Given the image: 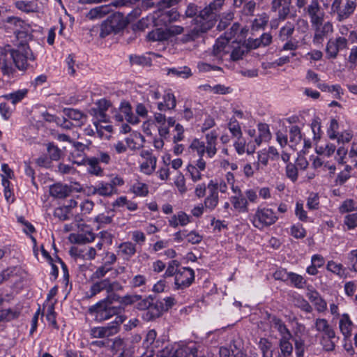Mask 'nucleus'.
Returning <instances> with one entry per match:
<instances>
[{
  "label": "nucleus",
  "mask_w": 357,
  "mask_h": 357,
  "mask_svg": "<svg viewBox=\"0 0 357 357\" xmlns=\"http://www.w3.org/2000/svg\"><path fill=\"white\" fill-rule=\"evenodd\" d=\"M225 0H214L208 6L199 11V15L195 18V26L188 33L183 36L181 40L183 43L194 41L202 33L211 29L215 22L217 11L223 5Z\"/></svg>",
  "instance_id": "1"
},
{
  "label": "nucleus",
  "mask_w": 357,
  "mask_h": 357,
  "mask_svg": "<svg viewBox=\"0 0 357 357\" xmlns=\"http://www.w3.org/2000/svg\"><path fill=\"white\" fill-rule=\"evenodd\" d=\"M2 54L6 56L9 54L13 59L15 66L20 70H25L29 66L30 61L36 59L34 54L29 46L17 45V47L13 49L10 45L5 47Z\"/></svg>",
  "instance_id": "2"
},
{
  "label": "nucleus",
  "mask_w": 357,
  "mask_h": 357,
  "mask_svg": "<svg viewBox=\"0 0 357 357\" xmlns=\"http://www.w3.org/2000/svg\"><path fill=\"white\" fill-rule=\"evenodd\" d=\"M121 312V307L112 306V302L107 298L101 300L89 308V314L99 322L107 320L114 315L119 316Z\"/></svg>",
  "instance_id": "3"
},
{
  "label": "nucleus",
  "mask_w": 357,
  "mask_h": 357,
  "mask_svg": "<svg viewBox=\"0 0 357 357\" xmlns=\"http://www.w3.org/2000/svg\"><path fill=\"white\" fill-rule=\"evenodd\" d=\"M249 220L255 227L262 229L275 223L278 217L273 209L259 207L254 214L249 216Z\"/></svg>",
  "instance_id": "4"
},
{
  "label": "nucleus",
  "mask_w": 357,
  "mask_h": 357,
  "mask_svg": "<svg viewBox=\"0 0 357 357\" xmlns=\"http://www.w3.org/2000/svg\"><path fill=\"white\" fill-rule=\"evenodd\" d=\"M356 0H334L331 12L336 15V20L342 22L348 19L355 11Z\"/></svg>",
  "instance_id": "5"
},
{
  "label": "nucleus",
  "mask_w": 357,
  "mask_h": 357,
  "mask_svg": "<svg viewBox=\"0 0 357 357\" xmlns=\"http://www.w3.org/2000/svg\"><path fill=\"white\" fill-rule=\"evenodd\" d=\"M125 319L122 316H116L115 319L102 327H93L90 329L89 333L93 338H105L116 334L120 325Z\"/></svg>",
  "instance_id": "6"
},
{
  "label": "nucleus",
  "mask_w": 357,
  "mask_h": 357,
  "mask_svg": "<svg viewBox=\"0 0 357 357\" xmlns=\"http://www.w3.org/2000/svg\"><path fill=\"white\" fill-rule=\"evenodd\" d=\"M195 280V271L190 267H181L174 278L175 290H183L189 287Z\"/></svg>",
  "instance_id": "7"
},
{
  "label": "nucleus",
  "mask_w": 357,
  "mask_h": 357,
  "mask_svg": "<svg viewBox=\"0 0 357 357\" xmlns=\"http://www.w3.org/2000/svg\"><path fill=\"white\" fill-rule=\"evenodd\" d=\"M348 40L343 36H337L330 38L326 45V56L328 59L337 58L339 52L347 49Z\"/></svg>",
  "instance_id": "8"
},
{
  "label": "nucleus",
  "mask_w": 357,
  "mask_h": 357,
  "mask_svg": "<svg viewBox=\"0 0 357 357\" xmlns=\"http://www.w3.org/2000/svg\"><path fill=\"white\" fill-rule=\"evenodd\" d=\"M304 11L308 16L311 25L318 24L320 22L324 21L326 13L318 0H312L310 4L304 8Z\"/></svg>",
  "instance_id": "9"
},
{
  "label": "nucleus",
  "mask_w": 357,
  "mask_h": 357,
  "mask_svg": "<svg viewBox=\"0 0 357 357\" xmlns=\"http://www.w3.org/2000/svg\"><path fill=\"white\" fill-rule=\"evenodd\" d=\"M314 31L312 42L314 45H321L330 34L333 32L332 22L328 21L324 23L320 22L318 24L311 25Z\"/></svg>",
  "instance_id": "10"
},
{
  "label": "nucleus",
  "mask_w": 357,
  "mask_h": 357,
  "mask_svg": "<svg viewBox=\"0 0 357 357\" xmlns=\"http://www.w3.org/2000/svg\"><path fill=\"white\" fill-rule=\"evenodd\" d=\"M117 282H111L109 278L102 279L94 282L90 288V294L89 298H91L102 291H106L107 293L112 292L119 286Z\"/></svg>",
  "instance_id": "11"
},
{
  "label": "nucleus",
  "mask_w": 357,
  "mask_h": 357,
  "mask_svg": "<svg viewBox=\"0 0 357 357\" xmlns=\"http://www.w3.org/2000/svg\"><path fill=\"white\" fill-rule=\"evenodd\" d=\"M73 162L78 165H84L86 168L87 172L91 175L100 176L103 174V169L100 167L98 160L96 159V157H82L80 160H74Z\"/></svg>",
  "instance_id": "12"
},
{
  "label": "nucleus",
  "mask_w": 357,
  "mask_h": 357,
  "mask_svg": "<svg viewBox=\"0 0 357 357\" xmlns=\"http://www.w3.org/2000/svg\"><path fill=\"white\" fill-rule=\"evenodd\" d=\"M354 326V324L349 314L343 313L340 316L338 328L344 341H347L350 339Z\"/></svg>",
  "instance_id": "13"
},
{
  "label": "nucleus",
  "mask_w": 357,
  "mask_h": 357,
  "mask_svg": "<svg viewBox=\"0 0 357 357\" xmlns=\"http://www.w3.org/2000/svg\"><path fill=\"white\" fill-rule=\"evenodd\" d=\"M140 155L144 159L140 165V171L147 175L151 174L156 167V157L148 150H142Z\"/></svg>",
  "instance_id": "14"
},
{
  "label": "nucleus",
  "mask_w": 357,
  "mask_h": 357,
  "mask_svg": "<svg viewBox=\"0 0 357 357\" xmlns=\"http://www.w3.org/2000/svg\"><path fill=\"white\" fill-rule=\"evenodd\" d=\"M91 195H98L99 196L109 197L117 194V188H114L109 182L100 181L95 186L89 188Z\"/></svg>",
  "instance_id": "15"
},
{
  "label": "nucleus",
  "mask_w": 357,
  "mask_h": 357,
  "mask_svg": "<svg viewBox=\"0 0 357 357\" xmlns=\"http://www.w3.org/2000/svg\"><path fill=\"white\" fill-rule=\"evenodd\" d=\"M230 51L231 45L229 41L227 38L220 36L214 44L212 53L217 59L222 60L223 56L229 54Z\"/></svg>",
  "instance_id": "16"
},
{
  "label": "nucleus",
  "mask_w": 357,
  "mask_h": 357,
  "mask_svg": "<svg viewBox=\"0 0 357 357\" xmlns=\"http://www.w3.org/2000/svg\"><path fill=\"white\" fill-rule=\"evenodd\" d=\"M340 340L339 336L336 335V332L326 335H321L319 337V344L322 349L326 352L333 351L335 349L336 344Z\"/></svg>",
  "instance_id": "17"
},
{
  "label": "nucleus",
  "mask_w": 357,
  "mask_h": 357,
  "mask_svg": "<svg viewBox=\"0 0 357 357\" xmlns=\"http://www.w3.org/2000/svg\"><path fill=\"white\" fill-rule=\"evenodd\" d=\"M72 192V187L60 183H54L50 187V194L56 199H64Z\"/></svg>",
  "instance_id": "18"
},
{
  "label": "nucleus",
  "mask_w": 357,
  "mask_h": 357,
  "mask_svg": "<svg viewBox=\"0 0 357 357\" xmlns=\"http://www.w3.org/2000/svg\"><path fill=\"white\" fill-rule=\"evenodd\" d=\"M162 313L163 310L162 304L160 303L158 301H156L155 302H153L152 301L147 311L142 314V317L144 320L151 321L161 317Z\"/></svg>",
  "instance_id": "19"
},
{
  "label": "nucleus",
  "mask_w": 357,
  "mask_h": 357,
  "mask_svg": "<svg viewBox=\"0 0 357 357\" xmlns=\"http://www.w3.org/2000/svg\"><path fill=\"white\" fill-rule=\"evenodd\" d=\"M208 194L204 199V205L205 209L209 212L213 211L218 204L219 195L216 188L212 184L207 185Z\"/></svg>",
  "instance_id": "20"
},
{
  "label": "nucleus",
  "mask_w": 357,
  "mask_h": 357,
  "mask_svg": "<svg viewBox=\"0 0 357 357\" xmlns=\"http://www.w3.org/2000/svg\"><path fill=\"white\" fill-rule=\"evenodd\" d=\"M136 252V245L130 241L123 242L118 246V255L126 261H129L135 255Z\"/></svg>",
  "instance_id": "21"
},
{
  "label": "nucleus",
  "mask_w": 357,
  "mask_h": 357,
  "mask_svg": "<svg viewBox=\"0 0 357 357\" xmlns=\"http://www.w3.org/2000/svg\"><path fill=\"white\" fill-rule=\"evenodd\" d=\"M258 133L255 138V146H260L261 143L268 142L271 138L269 126L266 123H259L257 125Z\"/></svg>",
  "instance_id": "22"
},
{
  "label": "nucleus",
  "mask_w": 357,
  "mask_h": 357,
  "mask_svg": "<svg viewBox=\"0 0 357 357\" xmlns=\"http://www.w3.org/2000/svg\"><path fill=\"white\" fill-rule=\"evenodd\" d=\"M314 328L317 332L321 334V335H326L335 333V331L333 326L330 324L328 321L325 318H317L314 321Z\"/></svg>",
  "instance_id": "23"
},
{
  "label": "nucleus",
  "mask_w": 357,
  "mask_h": 357,
  "mask_svg": "<svg viewBox=\"0 0 357 357\" xmlns=\"http://www.w3.org/2000/svg\"><path fill=\"white\" fill-rule=\"evenodd\" d=\"M271 324L272 326L279 333L280 335V340L291 339L292 335L282 319L276 317H273L271 320Z\"/></svg>",
  "instance_id": "24"
},
{
  "label": "nucleus",
  "mask_w": 357,
  "mask_h": 357,
  "mask_svg": "<svg viewBox=\"0 0 357 357\" xmlns=\"http://www.w3.org/2000/svg\"><path fill=\"white\" fill-rule=\"evenodd\" d=\"M120 112L124 114L126 121L131 124H137L139 123V117L135 116L129 102L122 101L119 107Z\"/></svg>",
  "instance_id": "25"
},
{
  "label": "nucleus",
  "mask_w": 357,
  "mask_h": 357,
  "mask_svg": "<svg viewBox=\"0 0 357 357\" xmlns=\"http://www.w3.org/2000/svg\"><path fill=\"white\" fill-rule=\"evenodd\" d=\"M169 226L176 228L178 226H185L190 222V216L183 211H179L169 219Z\"/></svg>",
  "instance_id": "26"
},
{
  "label": "nucleus",
  "mask_w": 357,
  "mask_h": 357,
  "mask_svg": "<svg viewBox=\"0 0 357 357\" xmlns=\"http://www.w3.org/2000/svg\"><path fill=\"white\" fill-rule=\"evenodd\" d=\"M230 201L234 208L238 212L246 213L248 211V202L243 194L231 196Z\"/></svg>",
  "instance_id": "27"
},
{
  "label": "nucleus",
  "mask_w": 357,
  "mask_h": 357,
  "mask_svg": "<svg viewBox=\"0 0 357 357\" xmlns=\"http://www.w3.org/2000/svg\"><path fill=\"white\" fill-rule=\"evenodd\" d=\"M15 7L22 12H37L38 6L36 0H17L15 2Z\"/></svg>",
  "instance_id": "28"
},
{
  "label": "nucleus",
  "mask_w": 357,
  "mask_h": 357,
  "mask_svg": "<svg viewBox=\"0 0 357 357\" xmlns=\"http://www.w3.org/2000/svg\"><path fill=\"white\" fill-rule=\"evenodd\" d=\"M107 20L114 27V33H118L123 30L127 25V22L123 15L120 13H116L109 16Z\"/></svg>",
  "instance_id": "29"
},
{
  "label": "nucleus",
  "mask_w": 357,
  "mask_h": 357,
  "mask_svg": "<svg viewBox=\"0 0 357 357\" xmlns=\"http://www.w3.org/2000/svg\"><path fill=\"white\" fill-rule=\"evenodd\" d=\"M250 142L246 148L245 142L241 138H237V140L234 143V147L238 155H243L245 153L250 155L252 154L256 149L255 145H250Z\"/></svg>",
  "instance_id": "30"
},
{
  "label": "nucleus",
  "mask_w": 357,
  "mask_h": 357,
  "mask_svg": "<svg viewBox=\"0 0 357 357\" xmlns=\"http://www.w3.org/2000/svg\"><path fill=\"white\" fill-rule=\"evenodd\" d=\"M207 142L206 156L212 158L217 153L216 149V139L217 135L215 132L212 131L206 135Z\"/></svg>",
  "instance_id": "31"
},
{
  "label": "nucleus",
  "mask_w": 357,
  "mask_h": 357,
  "mask_svg": "<svg viewBox=\"0 0 357 357\" xmlns=\"http://www.w3.org/2000/svg\"><path fill=\"white\" fill-rule=\"evenodd\" d=\"M148 278L146 275L137 274L134 275L129 281V286L131 289L140 288L142 291L146 289Z\"/></svg>",
  "instance_id": "32"
},
{
  "label": "nucleus",
  "mask_w": 357,
  "mask_h": 357,
  "mask_svg": "<svg viewBox=\"0 0 357 357\" xmlns=\"http://www.w3.org/2000/svg\"><path fill=\"white\" fill-rule=\"evenodd\" d=\"M110 12L109 5H102L90 10L86 17L90 20H95L103 17Z\"/></svg>",
  "instance_id": "33"
},
{
  "label": "nucleus",
  "mask_w": 357,
  "mask_h": 357,
  "mask_svg": "<svg viewBox=\"0 0 357 357\" xmlns=\"http://www.w3.org/2000/svg\"><path fill=\"white\" fill-rule=\"evenodd\" d=\"M165 29L157 28L147 35V38L151 41H165L169 39V35Z\"/></svg>",
  "instance_id": "34"
},
{
  "label": "nucleus",
  "mask_w": 357,
  "mask_h": 357,
  "mask_svg": "<svg viewBox=\"0 0 357 357\" xmlns=\"http://www.w3.org/2000/svg\"><path fill=\"white\" fill-rule=\"evenodd\" d=\"M63 112L68 119L75 121L76 126L82 125L86 119L84 114L77 109L69 108L64 109Z\"/></svg>",
  "instance_id": "35"
},
{
  "label": "nucleus",
  "mask_w": 357,
  "mask_h": 357,
  "mask_svg": "<svg viewBox=\"0 0 357 357\" xmlns=\"http://www.w3.org/2000/svg\"><path fill=\"white\" fill-rule=\"evenodd\" d=\"M28 90L26 89H19L13 93L5 94L2 96L7 100H10L13 105L22 101L27 95Z\"/></svg>",
  "instance_id": "36"
},
{
  "label": "nucleus",
  "mask_w": 357,
  "mask_h": 357,
  "mask_svg": "<svg viewBox=\"0 0 357 357\" xmlns=\"http://www.w3.org/2000/svg\"><path fill=\"white\" fill-rule=\"evenodd\" d=\"M230 58L232 61L242 59L243 56L248 52V48L244 45L236 44L231 46Z\"/></svg>",
  "instance_id": "37"
},
{
  "label": "nucleus",
  "mask_w": 357,
  "mask_h": 357,
  "mask_svg": "<svg viewBox=\"0 0 357 357\" xmlns=\"http://www.w3.org/2000/svg\"><path fill=\"white\" fill-rule=\"evenodd\" d=\"M130 190L136 196L145 197L149 193V187L146 183L136 181L131 185Z\"/></svg>",
  "instance_id": "38"
},
{
  "label": "nucleus",
  "mask_w": 357,
  "mask_h": 357,
  "mask_svg": "<svg viewBox=\"0 0 357 357\" xmlns=\"http://www.w3.org/2000/svg\"><path fill=\"white\" fill-rule=\"evenodd\" d=\"M168 75H172L177 77L187 79L192 75V72L188 66L172 68L169 69Z\"/></svg>",
  "instance_id": "39"
},
{
  "label": "nucleus",
  "mask_w": 357,
  "mask_h": 357,
  "mask_svg": "<svg viewBox=\"0 0 357 357\" xmlns=\"http://www.w3.org/2000/svg\"><path fill=\"white\" fill-rule=\"evenodd\" d=\"M288 280L290 281L291 285L297 289L304 288L306 281L301 275L293 272H289Z\"/></svg>",
  "instance_id": "40"
},
{
  "label": "nucleus",
  "mask_w": 357,
  "mask_h": 357,
  "mask_svg": "<svg viewBox=\"0 0 357 357\" xmlns=\"http://www.w3.org/2000/svg\"><path fill=\"white\" fill-rule=\"evenodd\" d=\"M227 128L234 137L241 138L243 135L241 128L239 123L234 117L230 119Z\"/></svg>",
  "instance_id": "41"
},
{
  "label": "nucleus",
  "mask_w": 357,
  "mask_h": 357,
  "mask_svg": "<svg viewBox=\"0 0 357 357\" xmlns=\"http://www.w3.org/2000/svg\"><path fill=\"white\" fill-rule=\"evenodd\" d=\"M190 148L192 151L196 152L198 156H204V153H206V150L208 149L207 146L205 145V143L198 139H193L190 145Z\"/></svg>",
  "instance_id": "42"
},
{
  "label": "nucleus",
  "mask_w": 357,
  "mask_h": 357,
  "mask_svg": "<svg viewBox=\"0 0 357 357\" xmlns=\"http://www.w3.org/2000/svg\"><path fill=\"white\" fill-rule=\"evenodd\" d=\"M15 33L17 39L16 47H17V45H21L29 46L28 43L32 38V36L30 33L25 31L19 30L15 31Z\"/></svg>",
  "instance_id": "43"
},
{
  "label": "nucleus",
  "mask_w": 357,
  "mask_h": 357,
  "mask_svg": "<svg viewBox=\"0 0 357 357\" xmlns=\"http://www.w3.org/2000/svg\"><path fill=\"white\" fill-rule=\"evenodd\" d=\"M197 353L196 347H188L184 349H177L171 357H197Z\"/></svg>",
  "instance_id": "44"
},
{
  "label": "nucleus",
  "mask_w": 357,
  "mask_h": 357,
  "mask_svg": "<svg viewBox=\"0 0 357 357\" xmlns=\"http://www.w3.org/2000/svg\"><path fill=\"white\" fill-rule=\"evenodd\" d=\"M180 264L176 260H172L169 262L167 268L165 272L164 276L165 278L174 276V278L176 276V274L178 273L180 270Z\"/></svg>",
  "instance_id": "45"
},
{
  "label": "nucleus",
  "mask_w": 357,
  "mask_h": 357,
  "mask_svg": "<svg viewBox=\"0 0 357 357\" xmlns=\"http://www.w3.org/2000/svg\"><path fill=\"white\" fill-rule=\"evenodd\" d=\"M290 340L291 339L280 340L279 347L280 352L279 354H282L283 356H292L293 346L289 342Z\"/></svg>",
  "instance_id": "46"
},
{
  "label": "nucleus",
  "mask_w": 357,
  "mask_h": 357,
  "mask_svg": "<svg viewBox=\"0 0 357 357\" xmlns=\"http://www.w3.org/2000/svg\"><path fill=\"white\" fill-rule=\"evenodd\" d=\"M289 137L292 146L296 145L301 141V132L298 126H292L290 128Z\"/></svg>",
  "instance_id": "47"
},
{
  "label": "nucleus",
  "mask_w": 357,
  "mask_h": 357,
  "mask_svg": "<svg viewBox=\"0 0 357 357\" xmlns=\"http://www.w3.org/2000/svg\"><path fill=\"white\" fill-rule=\"evenodd\" d=\"M95 234L92 231L78 234L75 238V241L79 244H85L93 242L95 240Z\"/></svg>",
  "instance_id": "48"
},
{
  "label": "nucleus",
  "mask_w": 357,
  "mask_h": 357,
  "mask_svg": "<svg viewBox=\"0 0 357 357\" xmlns=\"http://www.w3.org/2000/svg\"><path fill=\"white\" fill-rule=\"evenodd\" d=\"M294 31V25L291 22H288L280 29L279 36L282 40H285L291 36Z\"/></svg>",
  "instance_id": "49"
},
{
  "label": "nucleus",
  "mask_w": 357,
  "mask_h": 357,
  "mask_svg": "<svg viewBox=\"0 0 357 357\" xmlns=\"http://www.w3.org/2000/svg\"><path fill=\"white\" fill-rule=\"evenodd\" d=\"M326 268L328 271L339 275L343 276L345 273V269L342 264H337L333 261H329L327 264Z\"/></svg>",
  "instance_id": "50"
},
{
  "label": "nucleus",
  "mask_w": 357,
  "mask_h": 357,
  "mask_svg": "<svg viewBox=\"0 0 357 357\" xmlns=\"http://www.w3.org/2000/svg\"><path fill=\"white\" fill-rule=\"evenodd\" d=\"M319 196L317 193L311 192L307 199V207L309 210H317L319 208Z\"/></svg>",
  "instance_id": "51"
},
{
  "label": "nucleus",
  "mask_w": 357,
  "mask_h": 357,
  "mask_svg": "<svg viewBox=\"0 0 357 357\" xmlns=\"http://www.w3.org/2000/svg\"><path fill=\"white\" fill-rule=\"evenodd\" d=\"M286 175L292 182H296L298 176V169L294 163H288L286 166Z\"/></svg>",
  "instance_id": "52"
},
{
  "label": "nucleus",
  "mask_w": 357,
  "mask_h": 357,
  "mask_svg": "<svg viewBox=\"0 0 357 357\" xmlns=\"http://www.w3.org/2000/svg\"><path fill=\"white\" fill-rule=\"evenodd\" d=\"M201 171L194 165H189L187 167V174H188L193 182L196 183L202 178Z\"/></svg>",
  "instance_id": "53"
},
{
  "label": "nucleus",
  "mask_w": 357,
  "mask_h": 357,
  "mask_svg": "<svg viewBox=\"0 0 357 357\" xmlns=\"http://www.w3.org/2000/svg\"><path fill=\"white\" fill-rule=\"evenodd\" d=\"M295 215L298 220L302 222L308 221L309 218L307 215V212L304 209L303 204L301 202H297L296 203Z\"/></svg>",
  "instance_id": "54"
},
{
  "label": "nucleus",
  "mask_w": 357,
  "mask_h": 357,
  "mask_svg": "<svg viewBox=\"0 0 357 357\" xmlns=\"http://www.w3.org/2000/svg\"><path fill=\"white\" fill-rule=\"evenodd\" d=\"M132 240L135 245H143L146 240L144 233L140 230H134L130 232Z\"/></svg>",
  "instance_id": "55"
},
{
  "label": "nucleus",
  "mask_w": 357,
  "mask_h": 357,
  "mask_svg": "<svg viewBox=\"0 0 357 357\" xmlns=\"http://www.w3.org/2000/svg\"><path fill=\"white\" fill-rule=\"evenodd\" d=\"M47 153L52 160H58L60 159L61 151L54 144L50 143L47 147Z\"/></svg>",
  "instance_id": "56"
},
{
  "label": "nucleus",
  "mask_w": 357,
  "mask_h": 357,
  "mask_svg": "<svg viewBox=\"0 0 357 357\" xmlns=\"http://www.w3.org/2000/svg\"><path fill=\"white\" fill-rule=\"evenodd\" d=\"M344 225L347 229H353L357 227V213L347 214L344 218Z\"/></svg>",
  "instance_id": "57"
},
{
  "label": "nucleus",
  "mask_w": 357,
  "mask_h": 357,
  "mask_svg": "<svg viewBox=\"0 0 357 357\" xmlns=\"http://www.w3.org/2000/svg\"><path fill=\"white\" fill-rule=\"evenodd\" d=\"M356 208V204L354 200L347 199L340 206V212L341 213H349L355 211Z\"/></svg>",
  "instance_id": "58"
},
{
  "label": "nucleus",
  "mask_w": 357,
  "mask_h": 357,
  "mask_svg": "<svg viewBox=\"0 0 357 357\" xmlns=\"http://www.w3.org/2000/svg\"><path fill=\"white\" fill-rule=\"evenodd\" d=\"M291 234L296 238H303L306 235V231L301 225H294L291 227Z\"/></svg>",
  "instance_id": "59"
},
{
  "label": "nucleus",
  "mask_w": 357,
  "mask_h": 357,
  "mask_svg": "<svg viewBox=\"0 0 357 357\" xmlns=\"http://www.w3.org/2000/svg\"><path fill=\"white\" fill-rule=\"evenodd\" d=\"M46 319L47 321L54 327H57L56 313L54 312V306L53 304H50L47 306L46 311Z\"/></svg>",
  "instance_id": "60"
},
{
  "label": "nucleus",
  "mask_w": 357,
  "mask_h": 357,
  "mask_svg": "<svg viewBox=\"0 0 357 357\" xmlns=\"http://www.w3.org/2000/svg\"><path fill=\"white\" fill-rule=\"evenodd\" d=\"M112 33H114V27L112 26L108 20L103 22L100 26V36L105 38Z\"/></svg>",
  "instance_id": "61"
},
{
  "label": "nucleus",
  "mask_w": 357,
  "mask_h": 357,
  "mask_svg": "<svg viewBox=\"0 0 357 357\" xmlns=\"http://www.w3.org/2000/svg\"><path fill=\"white\" fill-rule=\"evenodd\" d=\"M162 304L163 312L168 311L176 304V300L174 297L167 296L161 300H158Z\"/></svg>",
  "instance_id": "62"
},
{
  "label": "nucleus",
  "mask_w": 357,
  "mask_h": 357,
  "mask_svg": "<svg viewBox=\"0 0 357 357\" xmlns=\"http://www.w3.org/2000/svg\"><path fill=\"white\" fill-rule=\"evenodd\" d=\"M152 300L153 298L151 296L144 298L141 297L140 300L136 302V308L139 310L144 311V312L147 311Z\"/></svg>",
  "instance_id": "63"
},
{
  "label": "nucleus",
  "mask_w": 357,
  "mask_h": 357,
  "mask_svg": "<svg viewBox=\"0 0 357 357\" xmlns=\"http://www.w3.org/2000/svg\"><path fill=\"white\" fill-rule=\"evenodd\" d=\"M348 260L351 265L350 270L357 273V249L349 252Z\"/></svg>",
  "instance_id": "64"
}]
</instances>
